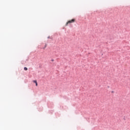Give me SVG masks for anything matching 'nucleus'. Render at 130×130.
<instances>
[{"instance_id": "nucleus-1", "label": "nucleus", "mask_w": 130, "mask_h": 130, "mask_svg": "<svg viewBox=\"0 0 130 130\" xmlns=\"http://www.w3.org/2000/svg\"><path fill=\"white\" fill-rule=\"evenodd\" d=\"M75 21H76V19H72L71 20H69V21H68L66 23V26H68V25H69V24H70V23H75Z\"/></svg>"}, {"instance_id": "nucleus-2", "label": "nucleus", "mask_w": 130, "mask_h": 130, "mask_svg": "<svg viewBox=\"0 0 130 130\" xmlns=\"http://www.w3.org/2000/svg\"><path fill=\"white\" fill-rule=\"evenodd\" d=\"M33 82L36 84V86H38V83H37V81L34 80Z\"/></svg>"}, {"instance_id": "nucleus-3", "label": "nucleus", "mask_w": 130, "mask_h": 130, "mask_svg": "<svg viewBox=\"0 0 130 130\" xmlns=\"http://www.w3.org/2000/svg\"><path fill=\"white\" fill-rule=\"evenodd\" d=\"M24 71H28V68L24 67Z\"/></svg>"}, {"instance_id": "nucleus-4", "label": "nucleus", "mask_w": 130, "mask_h": 130, "mask_svg": "<svg viewBox=\"0 0 130 130\" xmlns=\"http://www.w3.org/2000/svg\"><path fill=\"white\" fill-rule=\"evenodd\" d=\"M51 61H54V60H53V59H52V60H51Z\"/></svg>"}]
</instances>
